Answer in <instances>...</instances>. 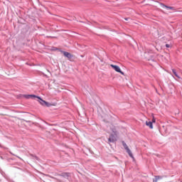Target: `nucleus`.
Masks as SVG:
<instances>
[{"mask_svg": "<svg viewBox=\"0 0 182 182\" xmlns=\"http://www.w3.org/2000/svg\"><path fill=\"white\" fill-rule=\"evenodd\" d=\"M23 97L26 99H38L39 103L41 105V106H45V104L46 103V101L43 100L42 97L35 95H24Z\"/></svg>", "mask_w": 182, "mask_h": 182, "instance_id": "obj_1", "label": "nucleus"}, {"mask_svg": "<svg viewBox=\"0 0 182 182\" xmlns=\"http://www.w3.org/2000/svg\"><path fill=\"white\" fill-rule=\"evenodd\" d=\"M109 143H114L117 141V132L116 131H112V133L110 134L109 137L108 138Z\"/></svg>", "mask_w": 182, "mask_h": 182, "instance_id": "obj_2", "label": "nucleus"}, {"mask_svg": "<svg viewBox=\"0 0 182 182\" xmlns=\"http://www.w3.org/2000/svg\"><path fill=\"white\" fill-rule=\"evenodd\" d=\"M122 144L124 149L126 150L127 154H129V157H131V159H134V156H133V154L132 153V151L130 150V149H129L127 144H126L124 141H122Z\"/></svg>", "mask_w": 182, "mask_h": 182, "instance_id": "obj_3", "label": "nucleus"}, {"mask_svg": "<svg viewBox=\"0 0 182 182\" xmlns=\"http://www.w3.org/2000/svg\"><path fill=\"white\" fill-rule=\"evenodd\" d=\"M111 68L115 70V72H117L118 73H121V75H124V73L122 71V69H120V67L119 65H114L113 64L111 65Z\"/></svg>", "mask_w": 182, "mask_h": 182, "instance_id": "obj_4", "label": "nucleus"}, {"mask_svg": "<svg viewBox=\"0 0 182 182\" xmlns=\"http://www.w3.org/2000/svg\"><path fill=\"white\" fill-rule=\"evenodd\" d=\"M60 177H63V178H65L66 180H69V178L70 177V173L69 172H63L60 174H58Z\"/></svg>", "mask_w": 182, "mask_h": 182, "instance_id": "obj_5", "label": "nucleus"}, {"mask_svg": "<svg viewBox=\"0 0 182 182\" xmlns=\"http://www.w3.org/2000/svg\"><path fill=\"white\" fill-rule=\"evenodd\" d=\"M159 4L161 6V8H163V9L166 8V9H168V10L170 9L171 11H176V8H174L173 6H166L163 3H159Z\"/></svg>", "mask_w": 182, "mask_h": 182, "instance_id": "obj_6", "label": "nucleus"}, {"mask_svg": "<svg viewBox=\"0 0 182 182\" xmlns=\"http://www.w3.org/2000/svg\"><path fill=\"white\" fill-rule=\"evenodd\" d=\"M63 53L65 58H68V59H72L73 58V55H72L70 53L67 51H63Z\"/></svg>", "mask_w": 182, "mask_h": 182, "instance_id": "obj_7", "label": "nucleus"}, {"mask_svg": "<svg viewBox=\"0 0 182 182\" xmlns=\"http://www.w3.org/2000/svg\"><path fill=\"white\" fill-rule=\"evenodd\" d=\"M146 126H148L150 129H153V122L151 121L149 122H146Z\"/></svg>", "mask_w": 182, "mask_h": 182, "instance_id": "obj_8", "label": "nucleus"}, {"mask_svg": "<svg viewBox=\"0 0 182 182\" xmlns=\"http://www.w3.org/2000/svg\"><path fill=\"white\" fill-rule=\"evenodd\" d=\"M163 176H155V178L153 180L154 182H157L158 180H161Z\"/></svg>", "mask_w": 182, "mask_h": 182, "instance_id": "obj_9", "label": "nucleus"}, {"mask_svg": "<svg viewBox=\"0 0 182 182\" xmlns=\"http://www.w3.org/2000/svg\"><path fill=\"white\" fill-rule=\"evenodd\" d=\"M172 72L173 73V75L178 77V79H180V76H178V74H177V71H176V69H172Z\"/></svg>", "mask_w": 182, "mask_h": 182, "instance_id": "obj_10", "label": "nucleus"}, {"mask_svg": "<svg viewBox=\"0 0 182 182\" xmlns=\"http://www.w3.org/2000/svg\"><path fill=\"white\" fill-rule=\"evenodd\" d=\"M44 106H46V107H50V106H52V104L46 101V104Z\"/></svg>", "mask_w": 182, "mask_h": 182, "instance_id": "obj_11", "label": "nucleus"}, {"mask_svg": "<svg viewBox=\"0 0 182 182\" xmlns=\"http://www.w3.org/2000/svg\"><path fill=\"white\" fill-rule=\"evenodd\" d=\"M31 156L35 159V160H37V161H39V158L38 156H33V155H31Z\"/></svg>", "mask_w": 182, "mask_h": 182, "instance_id": "obj_12", "label": "nucleus"}, {"mask_svg": "<svg viewBox=\"0 0 182 182\" xmlns=\"http://www.w3.org/2000/svg\"><path fill=\"white\" fill-rule=\"evenodd\" d=\"M165 46H166V48H171V46H170V44H166Z\"/></svg>", "mask_w": 182, "mask_h": 182, "instance_id": "obj_13", "label": "nucleus"}, {"mask_svg": "<svg viewBox=\"0 0 182 182\" xmlns=\"http://www.w3.org/2000/svg\"><path fill=\"white\" fill-rule=\"evenodd\" d=\"M129 19H130V18H124L125 21H129Z\"/></svg>", "mask_w": 182, "mask_h": 182, "instance_id": "obj_14", "label": "nucleus"}, {"mask_svg": "<svg viewBox=\"0 0 182 182\" xmlns=\"http://www.w3.org/2000/svg\"><path fill=\"white\" fill-rule=\"evenodd\" d=\"M152 123H156V119H153Z\"/></svg>", "mask_w": 182, "mask_h": 182, "instance_id": "obj_15", "label": "nucleus"}, {"mask_svg": "<svg viewBox=\"0 0 182 182\" xmlns=\"http://www.w3.org/2000/svg\"><path fill=\"white\" fill-rule=\"evenodd\" d=\"M149 60H152V62H154V59H149Z\"/></svg>", "mask_w": 182, "mask_h": 182, "instance_id": "obj_16", "label": "nucleus"}, {"mask_svg": "<svg viewBox=\"0 0 182 182\" xmlns=\"http://www.w3.org/2000/svg\"><path fill=\"white\" fill-rule=\"evenodd\" d=\"M58 181H59V182H62V181H60V180H59V179H58Z\"/></svg>", "mask_w": 182, "mask_h": 182, "instance_id": "obj_17", "label": "nucleus"}, {"mask_svg": "<svg viewBox=\"0 0 182 182\" xmlns=\"http://www.w3.org/2000/svg\"><path fill=\"white\" fill-rule=\"evenodd\" d=\"M48 72L50 73V72H49V70H48Z\"/></svg>", "mask_w": 182, "mask_h": 182, "instance_id": "obj_18", "label": "nucleus"}]
</instances>
